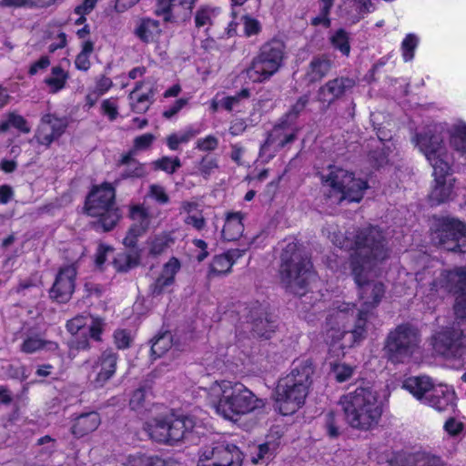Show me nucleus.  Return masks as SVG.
I'll return each instance as SVG.
<instances>
[{
	"label": "nucleus",
	"mask_w": 466,
	"mask_h": 466,
	"mask_svg": "<svg viewBox=\"0 0 466 466\" xmlns=\"http://www.w3.org/2000/svg\"><path fill=\"white\" fill-rule=\"evenodd\" d=\"M404 387L422 403L428 399V393L432 392L435 387L429 377H413L404 382Z\"/></svg>",
	"instance_id": "obj_31"
},
{
	"label": "nucleus",
	"mask_w": 466,
	"mask_h": 466,
	"mask_svg": "<svg viewBox=\"0 0 466 466\" xmlns=\"http://www.w3.org/2000/svg\"><path fill=\"white\" fill-rule=\"evenodd\" d=\"M100 424L101 418L97 412H85L72 420L71 433L76 438H82L95 431Z\"/></svg>",
	"instance_id": "obj_26"
},
{
	"label": "nucleus",
	"mask_w": 466,
	"mask_h": 466,
	"mask_svg": "<svg viewBox=\"0 0 466 466\" xmlns=\"http://www.w3.org/2000/svg\"><path fill=\"white\" fill-rule=\"evenodd\" d=\"M420 333L416 327L409 323L398 325L386 337L385 356L393 364L409 363L420 353Z\"/></svg>",
	"instance_id": "obj_8"
},
{
	"label": "nucleus",
	"mask_w": 466,
	"mask_h": 466,
	"mask_svg": "<svg viewBox=\"0 0 466 466\" xmlns=\"http://www.w3.org/2000/svg\"><path fill=\"white\" fill-rule=\"evenodd\" d=\"M87 323V318L85 316H76L66 323L67 330L71 334H76L79 332L82 329L85 328V326Z\"/></svg>",
	"instance_id": "obj_62"
},
{
	"label": "nucleus",
	"mask_w": 466,
	"mask_h": 466,
	"mask_svg": "<svg viewBox=\"0 0 466 466\" xmlns=\"http://www.w3.org/2000/svg\"><path fill=\"white\" fill-rule=\"evenodd\" d=\"M149 395V389L143 387L136 390L129 401L131 409L137 412H142L144 410H147V406L149 404V400L147 399Z\"/></svg>",
	"instance_id": "obj_46"
},
{
	"label": "nucleus",
	"mask_w": 466,
	"mask_h": 466,
	"mask_svg": "<svg viewBox=\"0 0 466 466\" xmlns=\"http://www.w3.org/2000/svg\"><path fill=\"white\" fill-rule=\"evenodd\" d=\"M285 49V44L277 39L262 45L246 69L249 80L253 83H261L274 76L283 65Z\"/></svg>",
	"instance_id": "obj_10"
},
{
	"label": "nucleus",
	"mask_w": 466,
	"mask_h": 466,
	"mask_svg": "<svg viewBox=\"0 0 466 466\" xmlns=\"http://www.w3.org/2000/svg\"><path fill=\"white\" fill-rule=\"evenodd\" d=\"M332 5L333 0H320V14L313 18L312 24L315 25H323L325 27H329L330 25L329 14Z\"/></svg>",
	"instance_id": "obj_54"
},
{
	"label": "nucleus",
	"mask_w": 466,
	"mask_h": 466,
	"mask_svg": "<svg viewBox=\"0 0 466 466\" xmlns=\"http://www.w3.org/2000/svg\"><path fill=\"white\" fill-rule=\"evenodd\" d=\"M142 86V82H137L129 94L131 109L137 114L146 113L154 102L155 92L153 87H150L147 93L139 94Z\"/></svg>",
	"instance_id": "obj_30"
},
{
	"label": "nucleus",
	"mask_w": 466,
	"mask_h": 466,
	"mask_svg": "<svg viewBox=\"0 0 466 466\" xmlns=\"http://www.w3.org/2000/svg\"><path fill=\"white\" fill-rule=\"evenodd\" d=\"M353 253L350 268L357 273L360 268L376 269L389 258V248L383 232L377 227L360 228L353 236Z\"/></svg>",
	"instance_id": "obj_4"
},
{
	"label": "nucleus",
	"mask_w": 466,
	"mask_h": 466,
	"mask_svg": "<svg viewBox=\"0 0 466 466\" xmlns=\"http://www.w3.org/2000/svg\"><path fill=\"white\" fill-rule=\"evenodd\" d=\"M218 146V139L212 135H209L204 138H199L197 141L196 147L201 151H213Z\"/></svg>",
	"instance_id": "obj_60"
},
{
	"label": "nucleus",
	"mask_w": 466,
	"mask_h": 466,
	"mask_svg": "<svg viewBox=\"0 0 466 466\" xmlns=\"http://www.w3.org/2000/svg\"><path fill=\"white\" fill-rule=\"evenodd\" d=\"M308 393L302 384L282 379L276 389V409L284 416L293 414L304 404Z\"/></svg>",
	"instance_id": "obj_16"
},
{
	"label": "nucleus",
	"mask_w": 466,
	"mask_h": 466,
	"mask_svg": "<svg viewBox=\"0 0 466 466\" xmlns=\"http://www.w3.org/2000/svg\"><path fill=\"white\" fill-rule=\"evenodd\" d=\"M115 344L119 350L127 349L132 341L130 333L125 329L116 330L114 333Z\"/></svg>",
	"instance_id": "obj_58"
},
{
	"label": "nucleus",
	"mask_w": 466,
	"mask_h": 466,
	"mask_svg": "<svg viewBox=\"0 0 466 466\" xmlns=\"http://www.w3.org/2000/svg\"><path fill=\"white\" fill-rule=\"evenodd\" d=\"M419 44V38L414 34H408L401 43V52L404 61L409 62L414 57V51Z\"/></svg>",
	"instance_id": "obj_51"
},
{
	"label": "nucleus",
	"mask_w": 466,
	"mask_h": 466,
	"mask_svg": "<svg viewBox=\"0 0 466 466\" xmlns=\"http://www.w3.org/2000/svg\"><path fill=\"white\" fill-rule=\"evenodd\" d=\"M172 346V335L170 332H165L157 336L151 346V352L157 358L165 354Z\"/></svg>",
	"instance_id": "obj_47"
},
{
	"label": "nucleus",
	"mask_w": 466,
	"mask_h": 466,
	"mask_svg": "<svg viewBox=\"0 0 466 466\" xmlns=\"http://www.w3.org/2000/svg\"><path fill=\"white\" fill-rule=\"evenodd\" d=\"M76 268L67 265L61 268L50 289V297L57 302H67L74 293Z\"/></svg>",
	"instance_id": "obj_18"
},
{
	"label": "nucleus",
	"mask_w": 466,
	"mask_h": 466,
	"mask_svg": "<svg viewBox=\"0 0 466 466\" xmlns=\"http://www.w3.org/2000/svg\"><path fill=\"white\" fill-rule=\"evenodd\" d=\"M402 466H444L442 459L431 452L420 451L410 454Z\"/></svg>",
	"instance_id": "obj_34"
},
{
	"label": "nucleus",
	"mask_w": 466,
	"mask_h": 466,
	"mask_svg": "<svg viewBox=\"0 0 466 466\" xmlns=\"http://www.w3.org/2000/svg\"><path fill=\"white\" fill-rule=\"evenodd\" d=\"M350 34L342 28L337 29L329 37L331 46L345 56H349L350 53Z\"/></svg>",
	"instance_id": "obj_38"
},
{
	"label": "nucleus",
	"mask_w": 466,
	"mask_h": 466,
	"mask_svg": "<svg viewBox=\"0 0 466 466\" xmlns=\"http://www.w3.org/2000/svg\"><path fill=\"white\" fill-rule=\"evenodd\" d=\"M218 15V12L214 8L202 7L196 12L195 26L198 32L208 35V31L213 25Z\"/></svg>",
	"instance_id": "obj_35"
},
{
	"label": "nucleus",
	"mask_w": 466,
	"mask_h": 466,
	"mask_svg": "<svg viewBox=\"0 0 466 466\" xmlns=\"http://www.w3.org/2000/svg\"><path fill=\"white\" fill-rule=\"evenodd\" d=\"M195 0H169L167 12L174 16L187 17L192 9Z\"/></svg>",
	"instance_id": "obj_49"
},
{
	"label": "nucleus",
	"mask_w": 466,
	"mask_h": 466,
	"mask_svg": "<svg viewBox=\"0 0 466 466\" xmlns=\"http://www.w3.org/2000/svg\"><path fill=\"white\" fill-rule=\"evenodd\" d=\"M244 231L243 215L240 212L228 214L222 229L225 240L234 241L238 239Z\"/></svg>",
	"instance_id": "obj_32"
},
{
	"label": "nucleus",
	"mask_w": 466,
	"mask_h": 466,
	"mask_svg": "<svg viewBox=\"0 0 466 466\" xmlns=\"http://www.w3.org/2000/svg\"><path fill=\"white\" fill-rule=\"evenodd\" d=\"M243 453L234 444L216 441L202 448L198 466H242Z\"/></svg>",
	"instance_id": "obj_15"
},
{
	"label": "nucleus",
	"mask_w": 466,
	"mask_h": 466,
	"mask_svg": "<svg viewBox=\"0 0 466 466\" xmlns=\"http://www.w3.org/2000/svg\"><path fill=\"white\" fill-rule=\"evenodd\" d=\"M199 130L192 127L179 133H173L167 137V145L171 150H177L180 144H186L198 135Z\"/></svg>",
	"instance_id": "obj_41"
},
{
	"label": "nucleus",
	"mask_w": 466,
	"mask_h": 466,
	"mask_svg": "<svg viewBox=\"0 0 466 466\" xmlns=\"http://www.w3.org/2000/svg\"><path fill=\"white\" fill-rule=\"evenodd\" d=\"M120 163L127 166V168L121 174L122 178L129 177H144L147 175V171L144 164L134 159L131 154H127L121 158Z\"/></svg>",
	"instance_id": "obj_37"
},
{
	"label": "nucleus",
	"mask_w": 466,
	"mask_h": 466,
	"mask_svg": "<svg viewBox=\"0 0 466 466\" xmlns=\"http://www.w3.org/2000/svg\"><path fill=\"white\" fill-rule=\"evenodd\" d=\"M160 33L159 22L151 18H141L135 29L136 36L143 43L155 41Z\"/></svg>",
	"instance_id": "obj_33"
},
{
	"label": "nucleus",
	"mask_w": 466,
	"mask_h": 466,
	"mask_svg": "<svg viewBox=\"0 0 466 466\" xmlns=\"http://www.w3.org/2000/svg\"><path fill=\"white\" fill-rule=\"evenodd\" d=\"M232 262L225 253L217 255L213 258L208 270V277H218L230 272Z\"/></svg>",
	"instance_id": "obj_42"
},
{
	"label": "nucleus",
	"mask_w": 466,
	"mask_h": 466,
	"mask_svg": "<svg viewBox=\"0 0 466 466\" xmlns=\"http://www.w3.org/2000/svg\"><path fill=\"white\" fill-rule=\"evenodd\" d=\"M451 145L462 154H466V125L459 124L451 132Z\"/></svg>",
	"instance_id": "obj_45"
},
{
	"label": "nucleus",
	"mask_w": 466,
	"mask_h": 466,
	"mask_svg": "<svg viewBox=\"0 0 466 466\" xmlns=\"http://www.w3.org/2000/svg\"><path fill=\"white\" fill-rule=\"evenodd\" d=\"M116 191L109 183H104L92 188L86 197L85 208L88 216L98 218L97 227L104 231L113 229L121 218L116 207Z\"/></svg>",
	"instance_id": "obj_9"
},
{
	"label": "nucleus",
	"mask_w": 466,
	"mask_h": 466,
	"mask_svg": "<svg viewBox=\"0 0 466 466\" xmlns=\"http://www.w3.org/2000/svg\"><path fill=\"white\" fill-rule=\"evenodd\" d=\"M339 404L348 425L359 431L374 429L383 412L378 393L369 386L358 387L342 395Z\"/></svg>",
	"instance_id": "obj_2"
},
{
	"label": "nucleus",
	"mask_w": 466,
	"mask_h": 466,
	"mask_svg": "<svg viewBox=\"0 0 466 466\" xmlns=\"http://www.w3.org/2000/svg\"><path fill=\"white\" fill-rule=\"evenodd\" d=\"M376 269L360 268V272L351 270L354 281L358 287L359 298L369 313V309L376 307L381 300L385 289L384 285L372 279Z\"/></svg>",
	"instance_id": "obj_17"
},
{
	"label": "nucleus",
	"mask_w": 466,
	"mask_h": 466,
	"mask_svg": "<svg viewBox=\"0 0 466 466\" xmlns=\"http://www.w3.org/2000/svg\"><path fill=\"white\" fill-rule=\"evenodd\" d=\"M114 264L118 270L127 271L137 265V259L131 254H119Z\"/></svg>",
	"instance_id": "obj_55"
},
{
	"label": "nucleus",
	"mask_w": 466,
	"mask_h": 466,
	"mask_svg": "<svg viewBox=\"0 0 466 466\" xmlns=\"http://www.w3.org/2000/svg\"><path fill=\"white\" fill-rule=\"evenodd\" d=\"M449 172H435L433 169V176L435 186L433 187L430 199L432 205H439L451 198L453 193V179L449 177Z\"/></svg>",
	"instance_id": "obj_24"
},
{
	"label": "nucleus",
	"mask_w": 466,
	"mask_h": 466,
	"mask_svg": "<svg viewBox=\"0 0 466 466\" xmlns=\"http://www.w3.org/2000/svg\"><path fill=\"white\" fill-rule=\"evenodd\" d=\"M208 401L216 412L228 420L264 407L265 402L239 382H214L208 390Z\"/></svg>",
	"instance_id": "obj_1"
},
{
	"label": "nucleus",
	"mask_w": 466,
	"mask_h": 466,
	"mask_svg": "<svg viewBox=\"0 0 466 466\" xmlns=\"http://www.w3.org/2000/svg\"><path fill=\"white\" fill-rule=\"evenodd\" d=\"M154 170H161L168 175L174 174L178 168L181 167L182 164L177 157H162L152 162Z\"/></svg>",
	"instance_id": "obj_44"
},
{
	"label": "nucleus",
	"mask_w": 466,
	"mask_h": 466,
	"mask_svg": "<svg viewBox=\"0 0 466 466\" xmlns=\"http://www.w3.org/2000/svg\"><path fill=\"white\" fill-rule=\"evenodd\" d=\"M117 354L112 350L102 352L94 365L96 378L91 380L94 388H102L115 374L116 370Z\"/></svg>",
	"instance_id": "obj_21"
},
{
	"label": "nucleus",
	"mask_w": 466,
	"mask_h": 466,
	"mask_svg": "<svg viewBox=\"0 0 466 466\" xmlns=\"http://www.w3.org/2000/svg\"><path fill=\"white\" fill-rule=\"evenodd\" d=\"M433 293H460L454 304L457 319H466V268L457 267L452 269H441L434 272L433 279L429 282Z\"/></svg>",
	"instance_id": "obj_11"
},
{
	"label": "nucleus",
	"mask_w": 466,
	"mask_h": 466,
	"mask_svg": "<svg viewBox=\"0 0 466 466\" xmlns=\"http://www.w3.org/2000/svg\"><path fill=\"white\" fill-rule=\"evenodd\" d=\"M319 178L325 195L336 204L360 202L369 187L366 180L338 166H329L319 173Z\"/></svg>",
	"instance_id": "obj_5"
},
{
	"label": "nucleus",
	"mask_w": 466,
	"mask_h": 466,
	"mask_svg": "<svg viewBox=\"0 0 466 466\" xmlns=\"http://www.w3.org/2000/svg\"><path fill=\"white\" fill-rule=\"evenodd\" d=\"M460 319L432 336L434 351L447 360H461L466 356V319Z\"/></svg>",
	"instance_id": "obj_13"
},
{
	"label": "nucleus",
	"mask_w": 466,
	"mask_h": 466,
	"mask_svg": "<svg viewBox=\"0 0 466 466\" xmlns=\"http://www.w3.org/2000/svg\"><path fill=\"white\" fill-rule=\"evenodd\" d=\"M354 372V367L342 363H333L331 365V373L338 382H344L351 378Z\"/></svg>",
	"instance_id": "obj_53"
},
{
	"label": "nucleus",
	"mask_w": 466,
	"mask_h": 466,
	"mask_svg": "<svg viewBox=\"0 0 466 466\" xmlns=\"http://www.w3.org/2000/svg\"><path fill=\"white\" fill-rule=\"evenodd\" d=\"M57 348V343L54 341L44 340L38 336H30L23 341L20 350L26 354H32L41 350H56Z\"/></svg>",
	"instance_id": "obj_36"
},
{
	"label": "nucleus",
	"mask_w": 466,
	"mask_h": 466,
	"mask_svg": "<svg viewBox=\"0 0 466 466\" xmlns=\"http://www.w3.org/2000/svg\"><path fill=\"white\" fill-rule=\"evenodd\" d=\"M354 304L342 303L333 309L326 320V338L331 343L340 340L350 333L352 343L360 342L367 335L368 312L360 310L357 318L353 316Z\"/></svg>",
	"instance_id": "obj_7"
},
{
	"label": "nucleus",
	"mask_w": 466,
	"mask_h": 466,
	"mask_svg": "<svg viewBox=\"0 0 466 466\" xmlns=\"http://www.w3.org/2000/svg\"><path fill=\"white\" fill-rule=\"evenodd\" d=\"M309 97L308 95L300 96L297 102L292 106L291 109L287 113L286 117L289 120L295 119L299 114L306 107L309 103Z\"/></svg>",
	"instance_id": "obj_61"
},
{
	"label": "nucleus",
	"mask_w": 466,
	"mask_h": 466,
	"mask_svg": "<svg viewBox=\"0 0 466 466\" xmlns=\"http://www.w3.org/2000/svg\"><path fill=\"white\" fill-rule=\"evenodd\" d=\"M250 93L247 88L242 89L240 92L236 94L235 96H227L222 100V106L228 110L231 111L236 106L238 105L239 101L244 98H248Z\"/></svg>",
	"instance_id": "obj_57"
},
{
	"label": "nucleus",
	"mask_w": 466,
	"mask_h": 466,
	"mask_svg": "<svg viewBox=\"0 0 466 466\" xmlns=\"http://www.w3.org/2000/svg\"><path fill=\"white\" fill-rule=\"evenodd\" d=\"M431 241L448 251L466 254V224L454 218H441L431 228Z\"/></svg>",
	"instance_id": "obj_14"
},
{
	"label": "nucleus",
	"mask_w": 466,
	"mask_h": 466,
	"mask_svg": "<svg viewBox=\"0 0 466 466\" xmlns=\"http://www.w3.org/2000/svg\"><path fill=\"white\" fill-rule=\"evenodd\" d=\"M124 466H167L166 461L157 456L130 455Z\"/></svg>",
	"instance_id": "obj_43"
},
{
	"label": "nucleus",
	"mask_w": 466,
	"mask_h": 466,
	"mask_svg": "<svg viewBox=\"0 0 466 466\" xmlns=\"http://www.w3.org/2000/svg\"><path fill=\"white\" fill-rule=\"evenodd\" d=\"M333 66L327 55L315 56L309 62L305 78L309 83H316L327 76Z\"/></svg>",
	"instance_id": "obj_28"
},
{
	"label": "nucleus",
	"mask_w": 466,
	"mask_h": 466,
	"mask_svg": "<svg viewBox=\"0 0 466 466\" xmlns=\"http://www.w3.org/2000/svg\"><path fill=\"white\" fill-rule=\"evenodd\" d=\"M248 318L251 322L253 332L259 337L268 338L269 333L275 329L274 321L269 319L259 305L250 310Z\"/></svg>",
	"instance_id": "obj_29"
},
{
	"label": "nucleus",
	"mask_w": 466,
	"mask_h": 466,
	"mask_svg": "<svg viewBox=\"0 0 466 466\" xmlns=\"http://www.w3.org/2000/svg\"><path fill=\"white\" fill-rule=\"evenodd\" d=\"M218 168L217 158L209 155L203 157L198 165V170L205 179H208Z\"/></svg>",
	"instance_id": "obj_50"
},
{
	"label": "nucleus",
	"mask_w": 466,
	"mask_h": 466,
	"mask_svg": "<svg viewBox=\"0 0 466 466\" xmlns=\"http://www.w3.org/2000/svg\"><path fill=\"white\" fill-rule=\"evenodd\" d=\"M67 127L66 117H57L53 114L42 116L40 125L35 133V139L41 145L50 146L53 141L61 137Z\"/></svg>",
	"instance_id": "obj_20"
},
{
	"label": "nucleus",
	"mask_w": 466,
	"mask_h": 466,
	"mask_svg": "<svg viewBox=\"0 0 466 466\" xmlns=\"http://www.w3.org/2000/svg\"><path fill=\"white\" fill-rule=\"evenodd\" d=\"M355 80L350 77L339 76L333 78L319 88L317 92V99L328 107L333 102L345 96L355 86Z\"/></svg>",
	"instance_id": "obj_19"
},
{
	"label": "nucleus",
	"mask_w": 466,
	"mask_h": 466,
	"mask_svg": "<svg viewBox=\"0 0 466 466\" xmlns=\"http://www.w3.org/2000/svg\"><path fill=\"white\" fill-rule=\"evenodd\" d=\"M314 371L315 367L310 359L296 360L292 363L290 373L284 379L290 380L298 385L302 384L309 390L312 383Z\"/></svg>",
	"instance_id": "obj_25"
},
{
	"label": "nucleus",
	"mask_w": 466,
	"mask_h": 466,
	"mask_svg": "<svg viewBox=\"0 0 466 466\" xmlns=\"http://www.w3.org/2000/svg\"><path fill=\"white\" fill-rule=\"evenodd\" d=\"M184 222L187 225L192 226L195 229L200 231L205 228L206 227V220L204 217L199 214H194V215H187L184 218Z\"/></svg>",
	"instance_id": "obj_64"
},
{
	"label": "nucleus",
	"mask_w": 466,
	"mask_h": 466,
	"mask_svg": "<svg viewBox=\"0 0 466 466\" xmlns=\"http://www.w3.org/2000/svg\"><path fill=\"white\" fill-rule=\"evenodd\" d=\"M147 196L161 205H165L169 202V197L166 192V189L164 187L157 184H152L149 186Z\"/></svg>",
	"instance_id": "obj_56"
},
{
	"label": "nucleus",
	"mask_w": 466,
	"mask_h": 466,
	"mask_svg": "<svg viewBox=\"0 0 466 466\" xmlns=\"http://www.w3.org/2000/svg\"><path fill=\"white\" fill-rule=\"evenodd\" d=\"M103 114L106 115L109 120H115L118 116V106L116 99L108 98L105 99L101 104Z\"/></svg>",
	"instance_id": "obj_59"
},
{
	"label": "nucleus",
	"mask_w": 466,
	"mask_h": 466,
	"mask_svg": "<svg viewBox=\"0 0 466 466\" xmlns=\"http://www.w3.org/2000/svg\"><path fill=\"white\" fill-rule=\"evenodd\" d=\"M94 50V43L90 40L85 41L82 45L81 52L76 56L75 60L76 67L78 70L87 71L90 67L89 56Z\"/></svg>",
	"instance_id": "obj_48"
},
{
	"label": "nucleus",
	"mask_w": 466,
	"mask_h": 466,
	"mask_svg": "<svg viewBox=\"0 0 466 466\" xmlns=\"http://www.w3.org/2000/svg\"><path fill=\"white\" fill-rule=\"evenodd\" d=\"M154 140L155 137L150 133L137 137L134 140V148L136 150H146L151 147Z\"/></svg>",
	"instance_id": "obj_63"
},
{
	"label": "nucleus",
	"mask_w": 466,
	"mask_h": 466,
	"mask_svg": "<svg viewBox=\"0 0 466 466\" xmlns=\"http://www.w3.org/2000/svg\"><path fill=\"white\" fill-rule=\"evenodd\" d=\"M411 140L420 152L424 155L435 172L450 171L451 167L448 161L444 136L438 127H429L417 132Z\"/></svg>",
	"instance_id": "obj_12"
},
{
	"label": "nucleus",
	"mask_w": 466,
	"mask_h": 466,
	"mask_svg": "<svg viewBox=\"0 0 466 466\" xmlns=\"http://www.w3.org/2000/svg\"><path fill=\"white\" fill-rule=\"evenodd\" d=\"M173 243V238L167 233H161L147 240L148 253L157 257L164 253Z\"/></svg>",
	"instance_id": "obj_39"
},
{
	"label": "nucleus",
	"mask_w": 466,
	"mask_h": 466,
	"mask_svg": "<svg viewBox=\"0 0 466 466\" xmlns=\"http://www.w3.org/2000/svg\"><path fill=\"white\" fill-rule=\"evenodd\" d=\"M279 277L289 293L302 296L312 277V263L307 252L296 242H289L280 254Z\"/></svg>",
	"instance_id": "obj_3"
},
{
	"label": "nucleus",
	"mask_w": 466,
	"mask_h": 466,
	"mask_svg": "<svg viewBox=\"0 0 466 466\" xmlns=\"http://www.w3.org/2000/svg\"><path fill=\"white\" fill-rule=\"evenodd\" d=\"M68 79V74L59 66L51 69V75L45 79V83L50 88V92L56 93L63 89Z\"/></svg>",
	"instance_id": "obj_40"
},
{
	"label": "nucleus",
	"mask_w": 466,
	"mask_h": 466,
	"mask_svg": "<svg viewBox=\"0 0 466 466\" xmlns=\"http://www.w3.org/2000/svg\"><path fill=\"white\" fill-rule=\"evenodd\" d=\"M324 427L327 431V434L330 438H337L341 433L339 425V418L334 412L330 411L325 414L324 417Z\"/></svg>",
	"instance_id": "obj_52"
},
{
	"label": "nucleus",
	"mask_w": 466,
	"mask_h": 466,
	"mask_svg": "<svg viewBox=\"0 0 466 466\" xmlns=\"http://www.w3.org/2000/svg\"><path fill=\"white\" fill-rule=\"evenodd\" d=\"M201 425L193 416H176L169 414L159 417L146 423L145 430L148 436L161 443L173 444L183 440H194L198 437Z\"/></svg>",
	"instance_id": "obj_6"
},
{
	"label": "nucleus",
	"mask_w": 466,
	"mask_h": 466,
	"mask_svg": "<svg viewBox=\"0 0 466 466\" xmlns=\"http://www.w3.org/2000/svg\"><path fill=\"white\" fill-rule=\"evenodd\" d=\"M455 392L448 388L435 387L432 392L428 393L424 404L435 409L439 412H454L456 408Z\"/></svg>",
	"instance_id": "obj_23"
},
{
	"label": "nucleus",
	"mask_w": 466,
	"mask_h": 466,
	"mask_svg": "<svg viewBox=\"0 0 466 466\" xmlns=\"http://www.w3.org/2000/svg\"><path fill=\"white\" fill-rule=\"evenodd\" d=\"M180 268V263L176 258H171L163 267L160 276L150 286L153 296H159L174 283L175 276Z\"/></svg>",
	"instance_id": "obj_27"
},
{
	"label": "nucleus",
	"mask_w": 466,
	"mask_h": 466,
	"mask_svg": "<svg viewBox=\"0 0 466 466\" xmlns=\"http://www.w3.org/2000/svg\"><path fill=\"white\" fill-rule=\"evenodd\" d=\"M296 138L295 127L289 122L283 120L276 125L268 136L267 140L260 147V155H264L270 145L276 144L279 148L292 143Z\"/></svg>",
	"instance_id": "obj_22"
}]
</instances>
